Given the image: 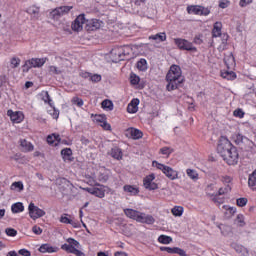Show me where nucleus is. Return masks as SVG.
<instances>
[{
  "mask_svg": "<svg viewBox=\"0 0 256 256\" xmlns=\"http://www.w3.org/2000/svg\"><path fill=\"white\" fill-rule=\"evenodd\" d=\"M139 99L138 98H134L131 100V102L128 104V106L130 107H134V110H131L132 113H137L138 109H139Z\"/></svg>",
  "mask_w": 256,
  "mask_h": 256,
  "instance_id": "34",
  "label": "nucleus"
},
{
  "mask_svg": "<svg viewBox=\"0 0 256 256\" xmlns=\"http://www.w3.org/2000/svg\"><path fill=\"white\" fill-rule=\"evenodd\" d=\"M193 43H194L195 45H202V43H203V34H198V35H196V36L194 37V39H193Z\"/></svg>",
  "mask_w": 256,
  "mask_h": 256,
  "instance_id": "48",
  "label": "nucleus"
},
{
  "mask_svg": "<svg viewBox=\"0 0 256 256\" xmlns=\"http://www.w3.org/2000/svg\"><path fill=\"white\" fill-rule=\"evenodd\" d=\"M101 79H102V77L100 74H91L90 75V81L92 83H99V82H101Z\"/></svg>",
  "mask_w": 256,
  "mask_h": 256,
  "instance_id": "47",
  "label": "nucleus"
},
{
  "mask_svg": "<svg viewBox=\"0 0 256 256\" xmlns=\"http://www.w3.org/2000/svg\"><path fill=\"white\" fill-rule=\"evenodd\" d=\"M220 9H227L229 7V1L222 0L219 2Z\"/></svg>",
  "mask_w": 256,
  "mask_h": 256,
  "instance_id": "60",
  "label": "nucleus"
},
{
  "mask_svg": "<svg viewBox=\"0 0 256 256\" xmlns=\"http://www.w3.org/2000/svg\"><path fill=\"white\" fill-rule=\"evenodd\" d=\"M60 223H64L65 225H70L71 219L67 217V214H64L60 217Z\"/></svg>",
  "mask_w": 256,
  "mask_h": 256,
  "instance_id": "54",
  "label": "nucleus"
},
{
  "mask_svg": "<svg viewBox=\"0 0 256 256\" xmlns=\"http://www.w3.org/2000/svg\"><path fill=\"white\" fill-rule=\"evenodd\" d=\"M140 81H141V78L137 74H135L133 72L130 74L131 85H139Z\"/></svg>",
  "mask_w": 256,
  "mask_h": 256,
  "instance_id": "39",
  "label": "nucleus"
},
{
  "mask_svg": "<svg viewBox=\"0 0 256 256\" xmlns=\"http://www.w3.org/2000/svg\"><path fill=\"white\" fill-rule=\"evenodd\" d=\"M20 146L23 147L26 152L33 151L34 149L33 144L25 139L20 140Z\"/></svg>",
  "mask_w": 256,
  "mask_h": 256,
  "instance_id": "28",
  "label": "nucleus"
},
{
  "mask_svg": "<svg viewBox=\"0 0 256 256\" xmlns=\"http://www.w3.org/2000/svg\"><path fill=\"white\" fill-rule=\"evenodd\" d=\"M12 187H15V189H19V191H23L24 189L23 182L21 181L12 183Z\"/></svg>",
  "mask_w": 256,
  "mask_h": 256,
  "instance_id": "57",
  "label": "nucleus"
},
{
  "mask_svg": "<svg viewBox=\"0 0 256 256\" xmlns=\"http://www.w3.org/2000/svg\"><path fill=\"white\" fill-rule=\"evenodd\" d=\"M10 63L12 65V69H17V67H19V65H21V59L17 58V57H13L10 60Z\"/></svg>",
  "mask_w": 256,
  "mask_h": 256,
  "instance_id": "42",
  "label": "nucleus"
},
{
  "mask_svg": "<svg viewBox=\"0 0 256 256\" xmlns=\"http://www.w3.org/2000/svg\"><path fill=\"white\" fill-rule=\"evenodd\" d=\"M149 39L152 41H156V43H163V41H167V34L165 32H160L155 35L149 36Z\"/></svg>",
  "mask_w": 256,
  "mask_h": 256,
  "instance_id": "19",
  "label": "nucleus"
},
{
  "mask_svg": "<svg viewBox=\"0 0 256 256\" xmlns=\"http://www.w3.org/2000/svg\"><path fill=\"white\" fill-rule=\"evenodd\" d=\"M233 115H234V117H238L239 119H243L245 117V112L243 111V109L238 108V109L234 110Z\"/></svg>",
  "mask_w": 256,
  "mask_h": 256,
  "instance_id": "44",
  "label": "nucleus"
},
{
  "mask_svg": "<svg viewBox=\"0 0 256 256\" xmlns=\"http://www.w3.org/2000/svg\"><path fill=\"white\" fill-rule=\"evenodd\" d=\"M100 127L104 129V131H111V124L107 123V120H104Z\"/></svg>",
  "mask_w": 256,
  "mask_h": 256,
  "instance_id": "56",
  "label": "nucleus"
},
{
  "mask_svg": "<svg viewBox=\"0 0 256 256\" xmlns=\"http://www.w3.org/2000/svg\"><path fill=\"white\" fill-rule=\"evenodd\" d=\"M175 45L180 49V51H192L193 53H197V47H195L192 42L183 38L174 39Z\"/></svg>",
  "mask_w": 256,
  "mask_h": 256,
  "instance_id": "6",
  "label": "nucleus"
},
{
  "mask_svg": "<svg viewBox=\"0 0 256 256\" xmlns=\"http://www.w3.org/2000/svg\"><path fill=\"white\" fill-rule=\"evenodd\" d=\"M67 246L68 247H77L79 248V241L75 240V238H68L67 239Z\"/></svg>",
  "mask_w": 256,
  "mask_h": 256,
  "instance_id": "43",
  "label": "nucleus"
},
{
  "mask_svg": "<svg viewBox=\"0 0 256 256\" xmlns=\"http://www.w3.org/2000/svg\"><path fill=\"white\" fill-rule=\"evenodd\" d=\"M7 115L10 117L12 123H23V120L25 119V114H23L22 111H13L12 109H9Z\"/></svg>",
  "mask_w": 256,
  "mask_h": 256,
  "instance_id": "10",
  "label": "nucleus"
},
{
  "mask_svg": "<svg viewBox=\"0 0 256 256\" xmlns=\"http://www.w3.org/2000/svg\"><path fill=\"white\" fill-rule=\"evenodd\" d=\"M71 27L72 31H81V29H83V24L75 19Z\"/></svg>",
  "mask_w": 256,
  "mask_h": 256,
  "instance_id": "40",
  "label": "nucleus"
},
{
  "mask_svg": "<svg viewBox=\"0 0 256 256\" xmlns=\"http://www.w3.org/2000/svg\"><path fill=\"white\" fill-rule=\"evenodd\" d=\"M28 211H29L30 218L33 219L34 221L36 219H41V217H45L46 215L45 210L35 206L33 202L29 204Z\"/></svg>",
  "mask_w": 256,
  "mask_h": 256,
  "instance_id": "8",
  "label": "nucleus"
},
{
  "mask_svg": "<svg viewBox=\"0 0 256 256\" xmlns=\"http://www.w3.org/2000/svg\"><path fill=\"white\" fill-rule=\"evenodd\" d=\"M94 185L95 187H86L83 188V190L86 191L87 193H90V195H94L99 199H103V197H105V186L99 183H95Z\"/></svg>",
  "mask_w": 256,
  "mask_h": 256,
  "instance_id": "7",
  "label": "nucleus"
},
{
  "mask_svg": "<svg viewBox=\"0 0 256 256\" xmlns=\"http://www.w3.org/2000/svg\"><path fill=\"white\" fill-rule=\"evenodd\" d=\"M61 249H63V251H66L67 253H72V255L85 256V253H83L81 250H79L73 246H68L67 244H63L61 246Z\"/></svg>",
  "mask_w": 256,
  "mask_h": 256,
  "instance_id": "11",
  "label": "nucleus"
},
{
  "mask_svg": "<svg viewBox=\"0 0 256 256\" xmlns=\"http://www.w3.org/2000/svg\"><path fill=\"white\" fill-rule=\"evenodd\" d=\"M5 233H6V235H8V237H16L17 236V230H15V228H6Z\"/></svg>",
  "mask_w": 256,
  "mask_h": 256,
  "instance_id": "49",
  "label": "nucleus"
},
{
  "mask_svg": "<svg viewBox=\"0 0 256 256\" xmlns=\"http://www.w3.org/2000/svg\"><path fill=\"white\" fill-rule=\"evenodd\" d=\"M186 174L190 179H193L194 181L199 179V174L194 169H187Z\"/></svg>",
  "mask_w": 256,
  "mask_h": 256,
  "instance_id": "36",
  "label": "nucleus"
},
{
  "mask_svg": "<svg viewBox=\"0 0 256 256\" xmlns=\"http://www.w3.org/2000/svg\"><path fill=\"white\" fill-rule=\"evenodd\" d=\"M137 69H139V71H145L147 69V60L145 58H141L137 62Z\"/></svg>",
  "mask_w": 256,
  "mask_h": 256,
  "instance_id": "35",
  "label": "nucleus"
},
{
  "mask_svg": "<svg viewBox=\"0 0 256 256\" xmlns=\"http://www.w3.org/2000/svg\"><path fill=\"white\" fill-rule=\"evenodd\" d=\"M253 0H240L239 5L240 7H247V5H251Z\"/></svg>",
  "mask_w": 256,
  "mask_h": 256,
  "instance_id": "62",
  "label": "nucleus"
},
{
  "mask_svg": "<svg viewBox=\"0 0 256 256\" xmlns=\"http://www.w3.org/2000/svg\"><path fill=\"white\" fill-rule=\"evenodd\" d=\"M221 29H223V23L215 22L212 29V37H221V35H223Z\"/></svg>",
  "mask_w": 256,
  "mask_h": 256,
  "instance_id": "20",
  "label": "nucleus"
},
{
  "mask_svg": "<svg viewBox=\"0 0 256 256\" xmlns=\"http://www.w3.org/2000/svg\"><path fill=\"white\" fill-rule=\"evenodd\" d=\"M71 9H73V6L57 7L49 13V19H52L53 21H59V19H61L63 15H67Z\"/></svg>",
  "mask_w": 256,
  "mask_h": 256,
  "instance_id": "5",
  "label": "nucleus"
},
{
  "mask_svg": "<svg viewBox=\"0 0 256 256\" xmlns=\"http://www.w3.org/2000/svg\"><path fill=\"white\" fill-rule=\"evenodd\" d=\"M155 174H150L147 175L143 179V186L148 190V191H156V189H159V185L155 182Z\"/></svg>",
  "mask_w": 256,
  "mask_h": 256,
  "instance_id": "9",
  "label": "nucleus"
},
{
  "mask_svg": "<svg viewBox=\"0 0 256 256\" xmlns=\"http://www.w3.org/2000/svg\"><path fill=\"white\" fill-rule=\"evenodd\" d=\"M233 249L236 253H240L241 256H249V250L241 244H232Z\"/></svg>",
  "mask_w": 256,
  "mask_h": 256,
  "instance_id": "22",
  "label": "nucleus"
},
{
  "mask_svg": "<svg viewBox=\"0 0 256 256\" xmlns=\"http://www.w3.org/2000/svg\"><path fill=\"white\" fill-rule=\"evenodd\" d=\"M91 72H80V77H82V79H91Z\"/></svg>",
  "mask_w": 256,
  "mask_h": 256,
  "instance_id": "64",
  "label": "nucleus"
},
{
  "mask_svg": "<svg viewBox=\"0 0 256 256\" xmlns=\"http://www.w3.org/2000/svg\"><path fill=\"white\" fill-rule=\"evenodd\" d=\"M166 81L168 83L166 86L167 91H175V89H179L183 85L184 79L179 65L173 64L170 67V70L166 74Z\"/></svg>",
  "mask_w": 256,
  "mask_h": 256,
  "instance_id": "2",
  "label": "nucleus"
},
{
  "mask_svg": "<svg viewBox=\"0 0 256 256\" xmlns=\"http://www.w3.org/2000/svg\"><path fill=\"white\" fill-rule=\"evenodd\" d=\"M209 13H211V10H209V8H205L202 6L201 11H200V15H203L204 17H207V15H209Z\"/></svg>",
  "mask_w": 256,
  "mask_h": 256,
  "instance_id": "63",
  "label": "nucleus"
},
{
  "mask_svg": "<svg viewBox=\"0 0 256 256\" xmlns=\"http://www.w3.org/2000/svg\"><path fill=\"white\" fill-rule=\"evenodd\" d=\"M158 243H161L162 245H169L170 243H173V238L162 234L158 237Z\"/></svg>",
  "mask_w": 256,
  "mask_h": 256,
  "instance_id": "27",
  "label": "nucleus"
},
{
  "mask_svg": "<svg viewBox=\"0 0 256 256\" xmlns=\"http://www.w3.org/2000/svg\"><path fill=\"white\" fill-rule=\"evenodd\" d=\"M124 214L126 215V217H129V219H133L134 221H136L137 215H139V211L131 208H126L124 209Z\"/></svg>",
  "mask_w": 256,
  "mask_h": 256,
  "instance_id": "25",
  "label": "nucleus"
},
{
  "mask_svg": "<svg viewBox=\"0 0 256 256\" xmlns=\"http://www.w3.org/2000/svg\"><path fill=\"white\" fill-rule=\"evenodd\" d=\"M128 135L134 139H141L143 137V132L137 128H130L127 130Z\"/></svg>",
  "mask_w": 256,
  "mask_h": 256,
  "instance_id": "17",
  "label": "nucleus"
},
{
  "mask_svg": "<svg viewBox=\"0 0 256 256\" xmlns=\"http://www.w3.org/2000/svg\"><path fill=\"white\" fill-rule=\"evenodd\" d=\"M11 211L12 213H23V211H25V206L23 205V202H16L12 204Z\"/></svg>",
  "mask_w": 256,
  "mask_h": 256,
  "instance_id": "24",
  "label": "nucleus"
},
{
  "mask_svg": "<svg viewBox=\"0 0 256 256\" xmlns=\"http://www.w3.org/2000/svg\"><path fill=\"white\" fill-rule=\"evenodd\" d=\"M88 31H97L101 29V21L99 19H92L86 24Z\"/></svg>",
  "mask_w": 256,
  "mask_h": 256,
  "instance_id": "14",
  "label": "nucleus"
},
{
  "mask_svg": "<svg viewBox=\"0 0 256 256\" xmlns=\"http://www.w3.org/2000/svg\"><path fill=\"white\" fill-rule=\"evenodd\" d=\"M95 121L101 125L104 121H107V116H105V114L95 115Z\"/></svg>",
  "mask_w": 256,
  "mask_h": 256,
  "instance_id": "46",
  "label": "nucleus"
},
{
  "mask_svg": "<svg viewBox=\"0 0 256 256\" xmlns=\"http://www.w3.org/2000/svg\"><path fill=\"white\" fill-rule=\"evenodd\" d=\"M201 9H202V6H199V5L188 6L187 12L190 14L193 13L194 15H201Z\"/></svg>",
  "mask_w": 256,
  "mask_h": 256,
  "instance_id": "29",
  "label": "nucleus"
},
{
  "mask_svg": "<svg viewBox=\"0 0 256 256\" xmlns=\"http://www.w3.org/2000/svg\"><path fill=\"white\" fill-rule=\"evenodd\" d=\"M38 251L40 253H57V251H59V248L53 247V246H51V244L46 243V244H42L39 247Z\"/></svg>",
  "mask_w": 256,
  "mask_h": 256,
  "instance_id": "13",
  "label": "nucleus"
},
{
  "mask_svg": "<svg viewBox=\"0 0 256 256\" xmlns=\"http://www.w3.org/2000/svg\"><path fill=\"white\" fill-rule=\"evenodd\" d=\"M73 101H74V104L77 105V107H83L84 105L83 99L79 97L73 98Z\"/></svg>",
  "mask_w": 256,
  "mask_h": 256,
  "instance_id": "58",
  "label": "nucleus"
},
{
  "mask_svg": "<svg viewBox=\"0 0 256 256\" xmlns=\"http://www.w3.org/2000/svg\"><path fill=\"white\" fill-rule=\"evenodd\" d=\"M217 153L223 158L229 165H237L239 163V152L237 147L229 141L226 136H221L217 145Z\"/></svg>",
  "mask_w": 256,
  "mask_h": 256,
  "instance_id": "1",
  "label": "nucleus"
},
{
  "mask_svg": "<svg viewBox=\"0 0 256 256\" xmlns=\"http://www.w3.org/2000/svg\"><path fill=\"white\" fill-rule=\"evenodd\" d=\"M49 71L52 73V75H61V70H59L57 66H50Z\"/></svg>",
  "mask_w": 256,
  "mask_h": 256,
  "instance_id": "53",
  "label": "nucleus"
},
{
  "mask_svg": "<svg viewBox=\"0 0 256 256\" xmlns=\"http://www.w3.org/2000/svg\"><path fill=\"white\" fill-rule=\"evenodd\" d=\"M183 207L182 206H175L174 208H172V214L174 215V217H181V215H183Z\"/></svg>",
  "mask_w": 256,
  "mask_h": 256,
  "instance_id": "38",
  "label": "nucleus"
},
{
  "mask_svg": "<svg viewBox=\"0 0 256 256\" xmlns=\"http://www.w3.org/2000/svg\"><path fill=\"white\" fill-rule=\"evenodd\" d=\"M34 61L36 63V69H39V68L43 67V65H45V63H47V61H49V59L47 57L34 58Z\"/></svg>",
  "mask_w": 256,
  "mask_h": 256,
  "instance_id": "33",
  "label": "nucleus"
},
{
  "mask_svg": "<svg viewBox=\"0 0 256 256\" xmlns=\"http://www.w3.org/2000/svg\"><path fill=\"white\" fill-rule=\"evenodd\" d=\"M144 223L146 225H153V223H155V218L152 215L146 214L144 218Z\"/></svg>",
  "mask_w": 256,
  "mask_h": 256,
  "instance_id": "45",
  "label": "nucleus"
},
{
  "mask_svg": "<svg viewBox=\"0 0 256 256\" xmlns=\"http://www.w3.org/2000/svg\"><path fill=\"white\" fill-rule=\"evenodd\" d=\"M229 191H231V186L228 184L225 188H219L218 193L214 196L219 197V195H225L226 193H229Z\"/></svg>",
  "mask_w": 256,
  "mask_h": 256,
  "instance_id": "41",
  "label": "nucleus"
},
{
  "mask_svg": "<svg viewBox=\"0 0 256 256\" xmlns=\"http://www.w3.org/2000/svg\"><path fill=\"white\" fill-rule=\"evenodd\" d=\"M32 232L35 235H41V233H43V229H41V227L35 225V226L32 227Z\"/></svg>",
  "mask_w": 256,
  "mask_h": 256,
  "instance_id": "59",
  "label": "nucleus"
},
{
  "mask_svg": "<svg viewBox=\"0 0 256 256\" xmlns=\"http://www.w3.org/2000/svg\"><path fill=\"white\" fill-rule=\"evenodd\" d=\"M160 153L162 155H171L173 153V149H171L169 147H163L160 149Z\"/></svg>",
  "mask_w": 256,
  "mask_h": 256,
  "instance_id": "52",
  "label": "nucleus"
},
{
  "mask_svg": "<svg viewBox=\"0 0 256 256\" xmlns=\"http://www.w3.org/2000/svg\"><path fill=\"white\" fill-rule=\"evenodd\" d=\"M63 161H73V150L71 148H64L60 152Z\"/></svg>",
  "mask_w": 256,
  "mask_h": 256,
  "instance_id": "16",
  "label": "nucleus"
},
{
  "mask_svg": "<svg viewBox=\"0 0 256 256\" xmlns=\"http://www.w3.org/2000/svg\"><path fill=\"white\" fill-rule=\"evenodd\" d=\"M111 55L117 57V61H127L129 59V55H131V47L130 46H120L112 49Z\"/></svg>",
  "mask_w": 256,
  "mask_h": 256,
  "instance_id": "4",
  "label": "nucleus"
},
{
  "mask_svg": "<svg viewBox=\"0 0 256 256\" xmlns=\"http://www.w3.org/2000/svg\"><path fill=\"white\" fill-rule=\"evenodd\" d=\"M98 181H100V183H107V181H109V175H107V174H100L98 176Z\"/></svg>",
  "mask_w": 256,
  "mask_h": 256,
  "instance_id": "55",
  "label": "nucleus"
},
{
  "mask_svg": "<svg viewBox=\"0 0 256 256\" xmlns=\"http://www.w3.org/2000/svg\"><path fill=\"white\" fill-rule=\"evenodd\" d=\"M152 167H156V169H159V171H162V173L168 179H170V181H175V179H179V172L171 168V166L161 164L157 160H154L152 162Z\"/></svg>",
  "mask_w": 256,
  "mask_h": 256,
  "instance_id": "3",
  "label": "nucleus"
},
{
  "mask_svg": "<svg viewBox=\"0 0 256 256\" xmlns=\"http://www.w3.org/2000/svg\"><path fill=\"white\" fill-rule=\"evenodd\" d=\"M147 214L143 213V212H138V215L136 217V221L137 223H145V217Z\"/></svg>",
  "mask_w": 256,
  "mask_h": 256,
  "instance_id": "50",
  "label": "nucleus"
},
{
  "mask_svg": "<svg viewBox=\"0 0 256 256\" xmlns=\"http://www.w3.org/2000/svg\"><path fill=\"white\" fill-rule=\"evenodd\" d=\"M221 37V44L219 45L218 49L219 51H225L227 49V41H229V34L223 33L220 35Z\"/></svg>",
  "mask_w": 256,
  "mask_h": 256,
  "instance_id": "23",
  "label": "nucleus"
},
{
  "mask_svg": "<svg viewBox=\"0 0 256 256\" xmlns=\"http://www.w3.org/2000/svg\"><path fill=\"white\" fill-rule=\"evenodd\" d=\"M40 97H42V101H44V103H48L50 107H53V100L51 99L48 91H42L40 93Z\"/></svg>",
  "mask_w": 256,
  "mask_h": 256,
  "instance_id": "26",
  "label": "nucleus"
},
{
  "mask_svg": "<svg viewBox=\"0 0 256 256\" xmlns=\"http://www.w3.org/2000/svg\"><path fill=\"white\" fill-rule=\"evenodd\" d=\"M248 186L256 187V169L249 175Z\"/></svg>",
  "mask_w": 256,
  "mask_h": 256,
  "instance_id": "30",
  "label": "nucleus"
},
{
  "mask_svg": "<svg viewBox=\"0 0 256 256\" xmlns=\"http://www.w3.org/2000/svg\"><path fill=\"white\" fill-rule=\"evenodd\" d=\"M110 155L113 159H116V161H121V159H123V150L115 146L111 149Z\"/></svg>",
  "mask_w": 256,
  "mask_h": 256,
  "instance_id": "15",
  "label": "nucleus"
},
{
  "mask_svg": "<svg viewBox=\"0 0 256 256\" xmlns=\"http://www.w3.org/2000/svg\"><path fill=\"white\" fill-rule=\"evenodd\" d=\"M235 223L238 225V227H245V216L243 214H238L235 219Z\"/></svg>",
  "mask_w": 256,
  "mask_h": 256,
  "instance_id": "32",
  "label": "nucleus"
},
{
  "mask_svg": "<svg viewBox=\"0 0 256 256\" xmlns=\"http://www.w3.org/2000/svg\"><path fill=\"white\" fill-rule=\"evenodd\" d=\"M232 139H233V141H234V143L236 144V145H241V143H243V140L244 139H247V137H245V136H243L242 134H234L233 136H232Z\"/></svg>",
  "mask_w": 256,
  "mask_h": 256,
  "instance_id": "31",
  "label": "nucleus"
},
{
  "mask_svg": "<svg viewBox=\"0 0 256 256\" xmlns=\"http://www.w3.org/2000/svg\"><path fill=\"white\" fill-rule=\"evenodd\" d=\"M19 255H22V256H31V251L23 248V249H20L18 251Z\"/></svg>",
  "mask_w": 256,
  "mask_h": 256,
  "instance_id": "61",
  "label": "nucleus"
},
{
  "mask_svg": "<svg viewBox=\"0 0 256 256\" xmlns=\"http://www.w3.org/2000/svg\"><path fill=\"white\" fill-rule=\"evenodd\" d=\"M247 198H238L236 200V205H238V207H245V205H247Z\"/></svg>",
  "mask_w": 256,
  "mask_h": 256,
  "instance_id": "51",
  "label": "nucleus"
},
{
  "mask_svg": "<svg viewBox=\"0 0 256 256\" xmlns=\"http://www.w3.org/2000/svg\"><path fill=\"white\" fill-rule=\"evenodd\" d=\"M123 191L125 193H129V195H132V196L139 195V187H136L133 185H129V184L124 185Z\"/></svg>",
  "mask_w": 256,
  "mask_h": 256,
  "instance_id": "21",
  "label": "nucleus"
},
{
  "mask_svg": "<svg viewBox=\"0 0 256 256\" xmlns=\"http://www.w3.org/2000/svg\"><path fill=\"white\" fill-rule=\"evenodd\" d=\"M221 78L227 79V81H235V79H237V73L234 71L223 70L221 71Z\"/></svg>",
  "mask_w": 256,
  "mask_h": 256,
  "instance_id": "18",
  "label": "nucleus"
},
{
  "mask_svg": "<svg viewBox=\"0 0 256 256\" xmlns=\"http://www.w3.org/2000/svg\"><path fill=\"white\" fill-rule=\"evenodd\" d=\"M37 69L35 58H31L29 60H26L24 65L22 66V73H29L31 69Z\"/></svg>",
  "mask_w": 256,
  "mask_h": 256,
  "instance_id": "12",
  "label": "nucleus"
},
{
  "mask_svg": "<svg viewBox=\"0 0 256 256\" xmlns=\"http://www.w3.org/2000/svg\"><path fill=\"white\" fill-rule=\"evenodd\" d=\"M102 109H108V111H113V101L105 99L102 101Z\"/></svg>",
  "mask_w": 256,
  "mask_h": 256,
  "instance_id": "37",
  "label": "nucleus"
}]
</instances>
